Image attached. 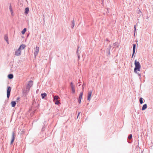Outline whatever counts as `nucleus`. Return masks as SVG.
Instances as JSON below:
<instances>
[{
  "label": "nucleus",
  "instance_id": "20",
  "mask_svg": "<svg viewBox=\"0 0 153 153\" xmlns=\"http://www.w3.org/2000/svg\"><path fill=\"white\" fill-rule=\"evenodd\" d=\"M83 95V92H81L79 95V98L82 99Z\"/></svg>",
  "mask_w": 153,
  "mask_h": 153
},
{
  "label": "nucleus",
  "instance_id": "8",
  "mask_svg": "<svg viewBox=\"0 0 153 153\" xmlns=\"http://www.w3.org/2000/svg\"><path fill=\"white\" fill-rule=\"evenodd\" d=\"M92 92L91 91H89L88 93L87 100L90 101L91 100V97L92 94Z\"/></svg>",
  "mask_w": 153,
  "mask_h": 153
},
{
  "label": "nucleus",
  "instance_id": "38",
  "mask_svg": "<svg viewBox=\"0 0 153 153\" xmlns=\"http://www.w3.org/2000/svg\"><path fill=\"white\" fill-rule=\"evenodd\" d=\"M106 41H108V39H106Z\"/></svg>",
  "mask_w": 153,
  "mask_h": 153
},
{
  "label": "nucleus",
  "instance_id": "19",
  "mask_svg": "<svg viewBox=\"0 0 153 153\" xmlns=\"http://www.w3.org/2000/svg\"><path fill=\"white\" fill-rule=\"evenodd\" d=\"M71 28H73L75 25V23L74 20L72 21Z\"/></svg>",
  "mask_w": 153,
  "mask_h": 153
},
{
  "label": "nucleus",
  "instance_id": "13",
  "mask_svg": "<svg viewBox=\"0 0 153 153\" xmlns=\"http://www.w3.org/2000/svg\"><path fill=\"white\" fill-rule=\"evenodd\" d=\"M147 108V105L146 104H145L143 105L141 110L142 111H144Z\"/></svg>",
  "mask_w": 153,
  "mask_h": 153
},
{
  "label": "nucleus",
  "instance_id": "15",
  "mask_svg": "<svg viewBox=\"0 0 153 153\" xmlns=\"http://www.w3.org/2000/svg\"><path fill=\"white\" fill-rule=\"evenodd\" d=\"M8 78L9 79H12L13 78V75L12 74H10L8 75Z\"/></svg>",
  "mask_w": 153,
  "mask_h": 153
},
{
  "label": "nucleus",
  "instance_id": "17",
  "mask_svg": "<svg viewBox=\"0 0 153 153\" xmlns=\"http://www.w3.org/2000/svg\"><path fill=\"white\" fill-rule=\"evenodd\" d=\"M11 105L12 107H14L16 105V102L15 101H13L11 102Z\"/></svg>",
  "mask_w": 153,
  "mask_h": 153
},
{
  "label": "nucleus",
  "instance_id": "32",
  "mask_svg": "<svg viewBox=\"0 0 153 153\" xmlns=\"http://www.w3.org/2000/svg\"><path fill=\"white\" fill-rule=\"evenodd\" d=\"M80 113V112H79L78 113V115H77V118H78V116H79Z\"/></svg>",
  "mask_w": 153,
  "mask_h": 153
},
{
  "label": "nucleus",
  "instance_id": "7",
  "mask_svg": "<svg viewBox=\"0 0 153 153\" xmlns=\"http://www.w3.org/2000/svg\"><path fill=\"white\" fill-rule=\"evenodd\" d=\"M39 51V48L36 46L35 48V51L34 52V55L36 56L38 54Z\"/></svg>",
  "mask_w": 153,
  "mask_h": 153
},
{
  "label": "nucleus",
  "instance_id": "6",
  "mask_svg": "<svg viewBox=\"0 0 153 153\" xmlns=\"http://www.w3.org/2000/svg\"><path fill=\"white\" fill-rule=\"evenodd\" d=\"M21 51L20 49H19V48L15 52V55L16 56H20L21 55Z\"/></svg>",
  "mask_w": 153,
  "mask_h": 153
},
{
  "label": "nucleus",
  "instance_id": "33",
  "mask_svg": "<svg viewBox=\"0 0 153 153\" xmlns=\"http://www.w3.org/2000/svg\"><path fill=\"white\" fill-rule=\"evenodd\" d=\"M79 46H78V48H77V50H76V51H79Z\"/></svg>",
  "mask_w": 153,
  "mask_h": 153
},
{
  "label": "nucleus",
  "instance_id": "39",
  "mask_svg": "<svg viewBox=\"0 0 153 153\" xmlns=\"http://www.w3.org/2000/svg\"><path fill=\"white\" fill-rule=\"evenodd\" d=\"M118 47H119V45L117 46V48H118Z\"/></svg>",
  "mask_w": 153,
  "mask_h": 153
},
{
  "label": "nucleus",
  "instance_id": "2",
  "mask_svg": "<svg viewBox=\"0 0 153 153\" xmlns=\"http://www.w3.org/2000/svg\"><path fill=\"white\" fill-rule=\"evenodd\" d=\"M11 87L10 86H8L7 88V97L8 99H9L10 97V93L11 91Z\"/></svg>",
  "mask_w": 153,
  "mask_h": 153
},
{
  "label": "nucleus",
  "instance_id": "27",
  "mask_svg": "<svg viewBox=\"0 0 153 153\" xmlns=\"http://www.w3.org/2000/svg\"><path fill=\"white\" fill-rule=\"evenodd\" d=\"M59 103V102L58 100H56L55 102V104L56 105H58Z\"/></svg>",
  "mask_w": 153,
  "mask_h": 153
},
{
  "label": "nucleus",
  "instance_id": "29",
  "mask_svg": "<svg viewBox=\"0 0 153 153\" xmlns=\"http://www.w3.org/2000/svg\"><path fill=\"white\" fill-rule=\"evenodd\" d=\"M117 44V42H116L113 44V45L114 46H116Z\"/></svg>",
  "mask_w": 153,
  "mask_h": 153
},
{
  "label": "nucleus",
  "instance_id": "4",
  "mask_svg": "<svg viewBox=\"0 0 153 153\" xmlns=\"http://www.w3.org/2000/svg\"><path fill=\"white\" fill-rule=\"evenodd\" d=\"M33 81L32 80L30 81L28 83L26 88H28V89H30V87L33 85Z\"/></svg>",
  "mask_w": 153,
  "mask_h": 153
},
{
  "label": "nucleus",
  "instance_id": "3",
  "mask_svg": "<svg viewBox=\"0 0 153 153\" xmlns=\"http://www.w3.org/2000/svg\"><path fill=\"white\" fill-rule=\"evenodd\" d=\"M29 90L30 89H28V88H26L25 90L23 91V97H26Z\"/></svg>",
  "mask_w": 153,
  "mask_h": 153
},
{
  "label": "nucleus",
  "instance_id": "34",
  "mask_svg": "<svg viewBox=\"0 0 153 153\" xmlns=\"http://www.w3.org/2000/svg\"><path fill=\"white\" fill-rule=\"evenodd\" d=\"M76 54H77V55H79L78 51H76Z\"/></svg>",
  "mask_w": 153,
  "mask_h": 153
},
{
  "label": "nucleus",
  "instance_id": "14",
  "mask_svg": "<svg viewBox=\"0 0 153 153\" xmlns=\"http://www.w3.org/2000/svg\"><path fill=\"white\" fill-rule=\"evenodd\" d=\"M29 11V8L28 7H26L25 8V13L26 15L27 14H28Z\"/></svg>",
  "mask_w": 153,
  "mask_h": 153
},
{
  "label": "nucleus",
  "instance_id": "36",
  "mask_svg": "<svg viewBox=\"0 0 153 153\" xmlns=\"http://www.w3.org/2000/svg\"><path fill=\"white\" fill-rule=\"evenodd\" d=\"M134 54H133V52H132V57H133V56H134Z\"/></svg>",
  "mask_w": 153,
  "mask_h": 153
},
{
  "label": "nucleus",
  "instance_id": "16",
  "mask_svg": "<svg viewBox=\"0 0 153 153\" xmlns=\"http://www.w3.org/2000/svg\"><path fill=\"white\" fill-rule=\"evenodd\" d=\"M41 96L42 99H44L47 96V94L45 93H42L41 94Z\"/></svg>",
  "mask_w": 153,
  "mask_h": 153
},
{
  "label": "nucleus",
  "instance_id": "10",
  "mask_svg": "<svg viewBox=\"0 0 153 153\" xmlns=\"http://www.w3.org/2000/svg\"><path fill=\"white\" fill-rule=\"evenodd\" d=\"M133 54H134L135 51V48L136 47V45L135 44H133Z\"/></svg>",
  "mask_w": 153,
  "mask_h": 153
},
{
  "label": "nucleus",
  "instance_id": "9",
  "mask_svg": "<svg viewBox=\"0 0 153 153\" xmlns=\"http://www.w3.org/2000/svg\"><path fill=\"white\" fill-rule=\"evenodd\" d=\"M15 138V134L14 132H12V138L11 141L10 143L11 144H12L13 142H14Z\"/></svg>",
  "mask_w": 153,
  "mask_h": 153
},
{
  "label": "nucleus",
  "instance_id": "26",
  "mask_svg": "<svg viewBox=\"0 0 153 153\" xmlns=\"http://www.w3.org/2000/svg\"><path fill=\"white\" fill-rule=\"evenodd\" d=\"M108 50V52L107 53L108 56V55H110V50Z\"/></svg>",
  "mask_w": 153,
  "mask_h": 153
},
{
  "label": "nucleus",
  "instance_id": "21",
  "mask_svg": "<svg viewBox=\"0 0 153 153\" xmlns=\"http://www.w3.org/2000/svg\"><path fill=\"white\" fill-rule=\"evenodd\" d=\"M9 9H10V12H11V14L13 13V12L12 9L11 4H10V6L9 7Z\"/></svg>",
  "mask_w": 153,
  "mask_h": 153
},
{
  "label": "nucleus",
  "instance_id": "18",
  "mask_svg": "<svg viewBox=\"0 0 153 153\" xmlns=\"http://www.w3.org/2000/svg\"><path fill=\"white\" fill-rule=\"evenodd\" d=\"M27 29L26 28H24L23 30L22 31L21 33L22 34H25V32L26 31Z\"/></svg>",
  "mask_w": 153,
  "mask_h": 153
},
{
  "label": "nucleus",
  "instance_id": "37",
  "mask_svg": "<svg viewBox=\"0 0 153 153\" xmlns=\"http://www.w3.org/2000/svg\"><path fill=\"white\" fill-rule=\"evenodd\" d=\"M43 129H44V128H43H43H42V131H44V130Z\"/></svg>",
  "mask_w": 153,
  "mask_h": 153
},
{
  "label": "nucleus",
  "instance_id": "1",
  "mask_svg": "<svg viewBox=\"0 0 153 153\" xmlns=\"http://www.w3.org/2000/svg\"><path fill=\"white\" fill-rule=\"evenodd\" d=\"M134 65L135 67L134 70V72L136 74H138L140 78L141 77V74L137 72V71H140L141 68V65L140 62L138 61H137V60H135L134 61Z\"/></svg>",
  "mask_w": 153,
  "mask_h": 153
},
{
  "label": "nucleus",
  "instance_id": "28",
  "mask_svg": "<svg viewBox=\"0 0 153 153\" xmlns=\"http://www.w3.org/2000/svg\"><path fill=\"white\" fill-rule=\"evenodd\" d=\"M81 100H82V99H79V98H78V101L79 103V104H80V103H81Z\"/></svg>",
  "mask_w": 153,
  "mask_h": 153
},
{
  "label": "nucleus",
  "instance_id": "12",
  "mask_svg": "<svg viewBox=\"0 0 153 153\" xmlns=\"http://www.w3.org/2000/svg\"><path fill=\"white\" fill-rule=\"evenodd\" d=\"M4 39L6 41L8 44H9L8 40V36L7 34H5L4 36Z\"/></svg>",
  "mask_w": 153,
  "mask_h": 153
},
{
  "label": "nucleus",
  "instance_id": "30",
  "mask_svg": "<svg viewBox=\"0 0 153 153\" xmlns=\"http://www.w3.org/2000/svg\"><path fill=\"white\" fill-rule=\"evenodd\" d=\"M111 48V45H110L109 47L107 48V50H110Z\"/></svg>",
  "mask_w": 153,
  "mask_h": 153
},
{
  "label": "nucleus",
  "instance_id": "5",
  "mask_svg": "<svg viewBox=\"0 0 153 153\" xmlns=\"http://www.w3.org/2000/svg\"><path fill=\"white\" fill-rule=\"evenodd\" d=\"M70 86L72 89V92L74 94L75 93V90L74 89L75 86L73 85V82H71L70 83Z\"/></svg>",
  "mask_w": 153,
  "mask_h": 153
},
{
  "label": "nucleus",
  "instance_id": "22",
  "mask_svg": "<svg viewBox=\"0 0 153 153\" xmlns=\"http://www.w3.org/2000/svg\"><path fill=\"white\" fill-rule=\"evenodd\" d=\"M58 97L57 96H55L54 97V98H53V100H56H56H58Z\"/></svg>",
  "mask_w": 153,
  "mask_h": 153
},
{
  "label": "nucleus",
  "instance_id": "25",
  "mask_svg": "<svg viewBox=\"0 0 153 153\" xmlns=\"http://www.w3.org/2000/svg\"><path fill=\"white\" fill-rule=\"evenodd\" d=\"M132 134H130L128 137V139L130 140V139H132Z\"/></svg>",
  "mask_w": 153,
  "mask_h": 153
},
{
  "label": "nucleus",
  "instance_id": "23",
  "mask_svg": "<svg viewBox=\"0 0 153 153\" xmlns=\"http://www.w3.org/2000/svg\"><path fill=\"white\" fill-rule=\"evenodd\" d=\"M139 101L140 104H142L143 103V98L140 97L139 99Z\"/></svg>",
  "mask_w": 153,
  "mask_h": 153
},
{
  "label": "nucleus",
  "instance_id": "11",
  "mask_svg": "<svg viewBox=\"0 0 153 153\" xmlns=\"http://www.w3.org/2000/svg\"><path fill=\"white\" fill-rule=\"evenodd\" d=\"M26 47V46L24 44H22L20 45V47L19 48V49L23 50Z\"/></svg>",
  "mask_w": 153,
  "mask_h": 153
},
{
  "label": "nucleus",
  "instance_id": "24",
  "mask_svg": "<svg viewBox=\"0 0 153 153\" xmlns=\"http://www.w3.org/2000/svg\"><path fill=\"white\" fill-rule=\"evenodd\" d=\"M136 24L135 25H134V36H135V31H136Z\"/></svg>",
  "mask_w": 153,
  "mask_h": 153
},
{
  "label": "nucleus",
  "instance_id": "35",
  "mask_svg": "<svg viewBox=\"0 0 153 153\" xmlns=\"http://www.w3.org/2000/svg\"><path fill=\"white\" fill-rule=\"evenodd\" d=\"M19 99V97H18L17 99V100H18Z\"/></svg>",
  "mask_w": 153,
  "mask_h": 153
},
{
  "label": "nucleus",
  "instance_id": "40",
  "mask_svg": "<svg viewBox=\"0 0 153 153\" xmlns=\"http://www.w3.org/2000/svg\"><path fill=\"white\" fill-rule=\"evenodd\" d=\"M141 153H143V152H142Z\"/></svg>",
  "mask_w": 153,
  "mask_h": 153
},
{
  "label": "nucleus",
  "instance_id": "31",
  "mask_svg": "<svg viewBox=\"0 0 153 153\" xmlns=\"http://www.w3.org/2000/svg\"><path fill=\"white\" fill-rule=\"evenodd\" d=\"M77 56H78V59L79 60V58H80V56H79V55H77Z\"/></svg>",
  "mask_w": 153,
  "mask_h": 153
}]
</instances>
